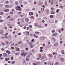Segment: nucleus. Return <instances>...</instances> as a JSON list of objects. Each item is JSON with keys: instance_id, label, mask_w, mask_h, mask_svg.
Listing matches in <instances>:
<instances>
[{"instance_id": "nucleus-2", "label": "nucleus", "mask_w": 65, "mask_h": 65, "mask_svg": "<svg viewBox=\"0 0 65 65\" xmlns=\"http://www.w3.org/2000/svg\"><path fill=\"white\" fill-rule=\"evenodd\" d=\"M28 54L27 53H21V56H23L24 57H25V56H27V55Z\"/></svg>"}, {"instance_id": "nucleus-8", "label": "nucleus", "mask_w": 65, "mask_h": 65, "mask_svg": "<svg viewBox=\"0 0 65 65\" xmlns=\"http://www.w3.org/2000/svg\"><path fill=\"white\" fill-rule=\"evenodd\" d=\"M25 21L26 22H28L29 21V20L27 18H25Z\"/></svg>"}, {"instance_id": "nucleus-45", "label": "nucleus", "mask_w": 65, "mask_h": 65, "mask_svg": "<svg viewBox=\"0 0 65 65\" xmlns=\"http://www.w3.org/2000/svg\"><path fill=\"white\" fill-rule=\"evenodd\" d=\"M53 40H54V41H56V39H55V38H53Z\"/></svg>"}, {"instance_id": "nucleus-4", "label": "nucleus", "mask_w": 65, "mask_h": 65, "mask_svg": "<svg viewBox=\"0 0 65 65\" xmlns=\"http://www.w3.org/2000/svg\"><path fill=\"white\" fill-rule=\"evenodd\" d=\"M60 60L61 61V62H63L64 61V59L63 58L61 57L60 58Z\"/></svg>"}, {"instance_id": "nucleus-27", "label": "nucleus", "mask_w": 65, "mask_h": 65, "mask_svg": "<svg viewBox=\"0 0 65 65\" xmlns=\"http://www.w3.org/2000/svg\"><path fill=\"white\" fill-rule=\"evenodd\" d=\"M5 7H6V8H8L9 7V6L8 5H7L5 6Z\"/></svg>"}, {"instance_id": "nucleus-25", "label": "nucleus", "mask_w": 65, "mask_h": 65, "mask_svg": "<svg viewBox=\"0 0 65 65\" xmlns=\"http://www.w3.org/2000/svg\"><path fill=\"white\" fill-rule=\"evenodd\" d=\"M26 33L27 35H29V32H28L27 31L26 32Z\"/></svg>"}, {"instance_id": "nucleus-46", "label": "nucleus", "mask_w": 65, "mask_h": 65, "mask_svg": "<svg viewBox=\"0 0 65 65\" xmlns=\"http://www.w3.org/2000/svg\"><path fill=\"white\" fill-rule=\"evenodd\" d=\"M11 49H12V50H13L14 48V47H12L11 48Z\"/></svg>"}, {"instance_id": "nucleus-54", "label": "nucleus", "mask_w": 65, "mask_h": 65, "mask_svg": "<svg viewBox=\"0 0 65 65\" xmlns=\"http://www.w3.org/2000/svg\"><path fill=\"white\" fill-rule=\"evenodd\" d=\"M42 6V7H43V8H45V6L43 5Z\"/></svg>"}, {"instance_id": "nucleus-9", "label": "nucleus", "mask_w": 65, "mask_h": 65, "mask_svg": "<svg viewBox=\"0 0 65 65\" xmlns=\"http://www.w3.org/2000/svg\"><path fill=\"white\" fill-rule=\"evenodd\" d=\"M33 36L34 37H35V38H38V36H36L35 34H33Z\"/></svg>"}, {"instance_id": "nucleus-41", "label": "nucleus", "mask_w": 65, "mask_h": 65, "mask_svg": "<svg viewBox=\"0 0 65 65\" xmlns=\"http://www.w3.org/2000/svg\"><path fill=\"white\" fill-rule=\"evenodd\" d=\"M8 34V33H6L5 35L4 36H7V35Z\"/></svg>"}, {"instance_id": "nucleus-47", "label": "nucleus", "mask_w": 65, "mask_h": 65, "mask_svg": "<svg viewBox=\"0 0 65 65\" xmlns=\"http://www.w3.org/2000/svg\"><path fill=\"white\" fill-rule=\"evenodd\" d=\"M26 60L27 61H29L30 60V59L28 58H26Z\"/></svg>"}, {"instance_id": "nucleus-33", "label": "nucleus", "mask_w": 65, "mask_h": 65, "mask_svg": "<svg viewBox=\"0 0 65 65\" xmlns=\"http://www.w3.org/2000/svg\"><path fill=\"white\" fill-rule=\"evenodd\" d=\"M54 36H56L57 35V33H55L53 34Z\"/></svg>"}, {"instance_id": "nucleus-16", "label": "nucleus", "mask_w": 65, "mask_h": 65, "mask_svg": "<svg viewBox=\"0 0 65 65\" xmlns=\"http://www.w3.org/2000/svg\"><path fill=\"white\" fill-rule=\"evenodd\" d=\"M37 56L38 58H40V57H41V55L40 54H38V55H37Z\"/></svg>"}, {"instance_id": "nucleus-43", "label": "nucleus", "mask_w": 65, "mask_h": 65, "mask_svg": "<svg viewBox=\"0 0 65 65\" xmlns=\"http://www.w3.org/2000/svg\"><path fill=\"white\" fill-rule=\"evenodd\" d=\"M10 18V16H9L7 17V19H9V18Z\"/></svg>"}, {"instance_id": "nucleus-29", "label": "nucleus", "mask_w": 65, "mask_h": 65, "mask_svg": "<svg viewBox=\"0 0 65 65\" xmlns=\"http://www.w3.org/2000/svg\"><path fill=\"white\" fill-rule=\"evenodd\" d=\"M6 44H8L9 43V42L8 41H7L6 42Z\"/></svg>"}, {"instance_id": "nucleus-57", "label": "nucleus", "mask_w": 65, "mask_h": 65, "mask_svg": "<svg viewBox=\"0 0 65 65\" xmlns=\"http://www.w3.org/2000/svg\"><path fill=\"white\" fill-rule=\"evenodd\" d=\"M63 43V42L62 41H60V43L61 44Z\"/></svg>"}, {"instance_id": "nucleus-26", "label": "nucleus", "mask_w": 65, "mask_h": 65, "mask_svg": "<svg viewBox=\"0 0 65 65\" xmlns=\"http://www.w3.org/2000/svg\"><path fill=\"white\" fill-rule=\"evenodd\" d=\"M15 3L16 5H18V4H19V3H18V2H15Z\"/></svg>"}, {"instance_id": "nucleus-48", "label": "nucleus", "mask_w": 65, "mask_h": 65, "mask_svg": "<svg viewBox=\"0 0 65 65\" xmlns=\"http://www.w3.org/2000/svg\"><path fill=\"white\" fill-rule=\"evenodd\" d=\"M4 38H7V36H5L4 37Z\"/></svg>"}, {"instance_id": "nucleus-15", "label": "nucleus", "mask_w": 65, "mask_h": 65, "mask_svg": "<svg viewBox=\"0 0 65 65\" xmlns=\"http://www.w3.org/2000/svg\"><path fill=\"white\" fill-rule=\"evenodd\" d=\"M58 45H59L58 43H55L54 44L55 46H57Z\"/></svg>"}, {"instance_id": "nucleus-5", "label": "nucleus", "mask_w": 65, "mask_h": 65, "mask_svg": "<svg viewBox=\"0 0 65 65\" xmlns=\"http://www.w3.org/2000/svg\"><path fill=\"white\" fill-rule=\"evenodd\" d=\"M9 10L8 9H6L4 10V11L5 12H8V11H9Z\"/></svg>"}, {"instance_id": "nucleus-52", "label": "nucleus", "mask_w": 65, "mask_h": 65, "mask_svg": "<svg viewBox=\"0 0 65 65\" xmlns=\"http://www.w3.org/2000/svg\"><path fill=\"white\" fill-rule=\"evenodd\" d=\"M21 35V33H19L18 34V35Z\"/></svg>"}, {"instance_id": "nucleus-38", "label": "nucleus", "mask_w": 65, "mask_h": 65, "mask_svg": "<svg viewBox=\"0 0 65 65\" xmlns=\"http://www.w3.org/2000/svg\"><path fill=\"white\" fill-rule=\"evenodd\" d=\"M45 5H47V2L46 1L45 2Z\"/></svg>"}, {"instance_id": "nucleus-17", "label": "nucleus", "mask_w": 65, "mask_h": 65, "mask_svg": "<svg viewBox=\"0 0 65 65\" xmlns=\"http://www.w3.org/2000/svg\"><path fill=\"white\" fill-rule=\"evenodd\" d=\"M29 14L30 15H33V13L32 12H29Z\"/></svg>"}, {"instance_id": "nucleus-59", "label": "nucleus", "mask_w": 65, "mask_h": 65, "mask_svg": "<svg viewBox=\"0 0 65 65\" xmlns=\"http://www.w3.org/2000/svg\"><path fill=\"white\" fill-rule=\"evenodd\" d=\"M48 64H50V65H51V62H48Z\"/></svg>"}, {"instance_id": "nucleus-31", "label": "nucleus", "mask_w": 65, "mask_h": 65, "mask_svg": "<svg viewBox=\"0 0 65 65\" xmlns=\"http://www.w3.org/2000/svg\"><path fill=\"white\" fill-rule=\"evenodd\" d=\"M61 52L62 54H64V51L62 50L61 51Z\"/></svg>"}, {"instance_id": "nucleus-7", "label": "nucleus", "mask_w": 65, "mask_h": 65, "mask_svg": "<svg viewBox=\"0 0 65 65\" xmlns=\"http://www.w3.org/2000/svg\"><path fill=\"white\" fill-rule=\"evenodd\" d=\"M6 52L7 53V54H10L11 53V52H10V51L8 50L7 51H6Z\"/></svg>"}, {"instance_id": "nucleus-32", "label": "nucleus", "mask_w": 65, "mask_h": 65, "mask_svg": "<svg viewBox=\"0 0 65 65\" xmlns=\"http://www.w3.org/2000/svg\"><path fill=\"white\" fill-rule=\"evenodd\" d=\"M41 10L42 11H43L44 10V9L43 8H42L41 9Z\"/></svg>"}, {"instance_id": "nucleus-12", "label": "nucleus", "mask_w": 65, "mask_h": 65, "mask_svg": "<svg viewBox=\"0 0 65 65\" xmlns=\"http://www.w3.org/2000/svg\"><path fill=\"white\" fill-rule=\"evenodd\" d=\"M54 0H51V5H53L54 4Z\"/></svg>"}, {"instance_id": "nucleus-40", "label": "nucleus", "mask_w": 65, "mask_h": 65, "mask_svg": "<svg viewBox=\"0 0 65 65\" xmlns=\"http://www.w3.org/2000/svg\"><path fill=\"white\" fill-rule=\"evenodd\" d=\"M1 50L3 51H4L5 49H4V48H2Z\"/></svg>"}, {"instance_id": "nucleus-63", "label": "nucleus", "mask_w": 65, "mask_h": 65, "mask_svg": "<svg viewBox=\"0 0 65 65\" xmlns=\"http://www.w3.org/2000/svg\"><path fill=\"white\" fill-rule=\"evenodd\" d=\"M13 20H14L13 18H11V21H13Z\"/></svg>"}, {"instance_id": "nucleus-23", "label": "nucleus", "mask_w": 65, "mask_h": 65, "mask_svg": "<svg viewBox=\"0 0 65 65\" xmlns=\"http://www.w3.org/2000/svg\"><path fill=\"white\" fill-rule=\"evenodd\" d=\"M55 65H59V62H56L55 63Z\"/></svg>"}, {"instance_id": "nucleus-30", "label": "nucleus", "mask_w": 65, "mask_h": 65, "mask_svg": "<svg viewBox=\"0 0 65 65\" xmlns=\"http://www.w3.org/2000/svg\"><path fill=\"white\" fill-rule=\"evenodd\" d=\"M15 62V61H13L11 63L12 64H14V63Z\"/></svg>"}, {"instance_id": "nucleus-62", "label": "nucleus", "mask_w": 65, "mask_h": 65, "mask_svg": "<svg viewBox=\"0 0 65 65\" xmlns=\"http://www.w3.org/2000/svg\"><path fill=\"white\" fill-rule=\"evenodd\" d=\"M33 65H37V64L36 63H33Z\"/></svg>"}, {"instance_id": "nucleus-21", "label": "nucleus", "mask_w": 65, "mask_h": 65, "mask_svg": "<svg viewBox=\"0 0 65 65\" xmlns=\"http://www.w3.org/2000/svg\"><path fill=\"white\" fill-rule=\"evenodd\" d=\"M16 51H20V49L18 47L16 48Z\"/></svg>"}, {"instance_id": "nucleus-1", "label": "nucleus", "mask_w": 65, "mask_h": 65, "mask_svg": "<svg viewBox=\"0 0 65 65\" xmlns=\"http://www.w3.org/2000/svg\"><path fill=\"white\" fill-rule=\"evenodd\" d=\"M21 8V7H20V6H18L15 8V9L16 10H18L19 11H21L22 10V8Z\"/></svg>"}, {"instance_id": "nucleus-55", "label": "nucleus", "mask_w": 65, "mask_h": 65, "mask_svg": "<svg viewBox=\"0 0 65 65\" xmlns=\"http://www.w3.org/2000/svg\"><path fill=\"white\" fill-rule=\"evenodd\" d=\"M43 46H45V44H43Z\"/></svg>"}, {"instance_id": "nucleus-6", "label": "nucleus", "mask_w": 65, "mask_h": 65, "mask_svg": "<svg viewBox=\"0 0 65 65\" xmlns=\"http://www.w3.org/2000/svg\"><path fill=\"white\" fill-rule=\"evenodd\" d=\"M27 44H28V45H32V43L29 42L27 43Z\"/></svg>"}, {"instance_id": "nucleus-13", "label": "nucleus", "mask_w": 65, "mask_h": 65, "mask_svg": "<svg viewBox=\"0 0 65 65\" xmlns=\"http://www.w3.org/2000/svg\"><path fill=\"white\" fill-rule=\"evenodd\" d=\"M45 58V56H43L41 57V59L42 60H43V59H44V58Z\"/></svg>"}, {"instance_id": "nucleus-60", "label": "nucleus", "mask_w": 65, "mask_h": 65, "mask_svg": "<svg viewBox=\"0 0 65 65\" xmlns=\"http://www.w3.org/2000/svg\"><path fill=\"white\" fill-rule=\"evenodd\" d=\"M7 29V27H5V29H6V30Z\"/></svg>"}, {"instance_id": "nucleus-19", "label": "nucleus", "mask_w": 65, "mask_h": 65, "mask_svg": "<svg viewBox=\"0 0 65 65\" xmlns=\"http://www.w3.org/2000/svg\"><path fill=\"white\" fill-rule=\"evenodd\" d=\"M38 27L39 28H42V26H41V25H38Z\"/></svg>"}, {"instance_id": "nucleus-49", "label": "nucleus", "mask_w": 65, "mask_h": 65, "mask_svg": "<svg viewBox=\"0 0 65 65\" xmlns=\"http://www.w3.org/2000/svg\"><path fill=\"white\" fill-rule=\"evenodd\" d=\"M11 60H13V56H12V57H11Z\"/></svg>"}, {"instance_id": "nucleus-58", "label": "nucleus", "mask_w": 65, "mask_h": 65, "mask_svg": "<svg viewBox=\"0 0 65 65\" xmlns=\"http://www.w3.org/2000/svg\"><path fill=\"white\" fill-rule=\"evenodd\" d=\"M6 3L7 4L8 3H9V2H8L7 1H6Z\"/></svg>"}, {"instance_id": "nucleus-22", "label": "nucleus", "mask_w": 65, "mask_h": 65, "mask_svg": "<svg viewBox=\"0 0 65 65\" xmlns=\"http://www.w3.org/2000/svg\"><path fill=\"white\" fill-rule=\"evenodd\" d=\"M53 17H53V15H51L50 16V17L51 19H52L53 18Z\"/></svg>"}, {"instance_id": "nucleus-11", "label": "nucleus", "mask_w": 65, "mask_h": 65, "mask_svg": "<svg viewBox=\"0 0 65 65\" xmlns=\"http://www.w3.org/2000/svg\"><path fill=\"white\" fill-rule=\"evenodd\" d=\"M9 58H5V60L6 61H8L9 60Z\"/></svg>"}, {"instance_id": "nucleus-51", "label": "nucleus", "mask_w": 65, "mask_h": 65, "mask_svg": "<svg viewBox=\"0 0 65 65\" xmlns=\"http://www.w3.org/2000/svg\"><path fill=\"white\" fill-rule=\"evenodd\" d=\"M45 27H47V24H45Z\"/></svg>"}, {"instance_id": "nucleus-34", "label": "nucleus", "mask_w": 65, "mask_h": 65, "mask_svg": "<svg viewBox=\"0 0 65 65\" xmlns=\"http://www.w3.org/2000/svg\"><path fill=\"white\" fill-rule=\"evenodd\" d=\"M49 56L52 57V54H49Z\"/></svg>"}, {"instance_id": "nucleus-14", "label": "nucleus", "mask_w": 65, "mask_h": 65, "mask_svg": "<svg viewBox=\"0 0 65 65\" xmlns=\"http://www.w3.org/2000/svg\"><path fill=\"white\" fill-rule=\"evenodd\" d=\"M0 15H3V14H4V13H3V12H0Z\"/></svg>"}, {"instance_id": "nucleus-44", "label": "nucleus", "mask_w": 65, "mask_h": 65, "mask_svg": "<svg viewBox=\"0 0 65 65\" xmlns=\"http://www.w3.org/2000/svg\"><path fill=\"white\" fill-rule=\"evenodd\" d=\"M3 20L2 19L0 20V22H3Z\"/></svg>"}, {"instance_id": "nucleus-36", "label": "nucleus", "mask_w": 65, "mask_h": 65, "mask_svg": "<svg viewBox=\"0 0 65 65\" xmlns=\"http://www.w3.org/2000/svg\"><path fill=\"white\" fill-rule=\"evenodd\" d=\"M35 27H38V25H37V23H36L35 24Z\"/></svg>"}, {"instance_id": "nucleus-50", "label": "nucleus", "mask_w": 65, "mask_h": 65, "mask_svg": "<svg viewBox=\"0 0 65 65\" xmlns=\"http://www.w3.org/2000/svg\"><path fill=\"white\" fill-rule=\"evenodd\" d=\"M35 33H36V34H39L40 33L39 32H36Z\"/></svg>"}, {"instance_id": "nucleus-10", "label": "nucleus", "mask_w": 65, "mask_h": 65, "mask_svg": "<svg viewBox=\"0 0 65 65\" xmlns=\"http://www.w3.org/2000/svg\"><path fill=\"white\" fill-rule=\"evenodd\" d=\"M3 55L5 57H7V56H8L7 54L5 53H3Z\"/></svg>"}, {"instance_id": "nucleus-24", "label": "nucleus", "mask_w": 65, "mask_h": 65, "mask_svg": "<svg viewBox=\"0 0 65 65\" xmlns=\"http://www.w3.org/2000/svg\"><path fill=\"white\" fill-rule=\"evenodd\" d=\"M51 14H55V12L53 11H51Z\"/></svg>"}, {"instance_id": "nucleus-37", "label": "nucleus", "mask_w": 65, "mask_h": 65, "mask_svg": "<svg viewBox=\"0 0 65 65\" xmlns=\"http://www.w3.org/2000/svg\"><path fill=\"white\" fill-rule=\"evenodd\" d=\"M30 47L31 48H33V45H32L30 46Z\"/></svg>"}, {"instance_id": "nucleus-35", "label": "nucleus", "mask_w": 65, "mask_h": 65, "mask_svg": "<svg viewBox=\"0 0 65 65\" xmlns=\"http://www.w3.org/2000/svg\"><path fill=\"white\" fill-rule=\"evenodd\" d=\"M40 40H42V39H43L42 38V37H40Z\"/></svg>"}, {"instance_id": "nucleus-56", "label": "nucleus", "mask_w": 65, "mask_h": 65, "mask_svg": "<svg viewBox=\"0 0 65 65\" xmlns=\"http://www.w3.org/2000/svg\"><path fill=\"white\" fill-rule=\"evenodd\" d=\"M44 64L45 65H46L47 64V63L46 62H44Z\"/></svg>"}, {"instance_id": "nucleus-61", "label": "nucleus", "mask_w": 65, "mask_h": 65, "mask_svg": "<svg viewBox=\"0 0 65 65\" xmlns=\"http://www.w3.org/2000/svg\"><path fill=\"white\" fill-rule=\"evenodd\" d=\"M59 10L58 9H57L56 12H57L58 13V12H59Z\"/></svg>"}, {"instance_id": "nucleus-39", "label": "nucleus", "mask_w": 65, "mask_h": 65, "mask_svg": "<svg viewBox=\"0 0 65 65\" xmlns=\"http://www.w3.org/2000/svg\"><path fill=\"white\" fill-rule=\"evenodd\" d=\"M21 13H22V12H18V14H21Z\"/></svg>"}, {"instance_id": "nucleus-20", "label": "nucleus", "mask_w": 65, "mask_h": 65, "mask_svg": "<svg viewBox=\"0 0 65 65\" xmlns=\"http://www.w3.org/2000/svg\"><path fill=\"white\" fill-rule=\"evenodd\" d=\"M25 63H26V61H24L22 62V64L23 65L25 64Z\"/></svg>"}, {"instance_id": "nucleus-42", "label": "nucleus", "mask_w": 65, "mask_h": 65, "mask_svg": "<svg viewBox=\"0 0 65 65\" xmlns=\"http://www.w3.org/2000/svg\"><path fill=\"white\" fill-rule=\"evenodd\" d=\"M43 50H42V49L40 50V52H43Z\"/></svg>"}, {"instance_id": "nucleus-18", "label": "nucleus", "mask_w": 65, "mask_h": 65, "mask_svg": "<svg viewBox=\"0 0 65 65\" xmlns=\"http://www.w3.org/2000/svg\"><path fill=\"white\" fill-rule=\"evenodd\" d=\"M46 13H47V14H48L50 12L49 11V10H47L46 11Z\"/></svg>"}, {"instance_id": "nucleus-28", "label": "nucleus", "mask_w": 65, "mask_h": 65, "mask_svg": "<svg viewBox=\"0 0 65 65\" xmlns=\"http://www.w3.org/2000/svg\"><path fill=\"white\" fill-rule=\"evenodd\" d=\"M55 32V30L54 29L52 31V33H54Z\"/></svg>"}, {"instance_id": "nucleus-3", "label": "nucleus", "mask_w": 65, "mask_h": 65, "mask_svg": "<svg viewBox=\"0 0 65 65\" xmlns=\"http://www.w3.org/2000/svg\"><path fill=\"white\" fill-rule=\"evenodd\" d=\"M4 33V31L3 30H2L0 31V34L1 35H2Z\"/></svg>"}, {"instance_id": "nucleus-64", "label": "nucleus", "mask_w": 65, "mask_h": 65, "mask_svg": "<svg viewBox=\"0 0 65 65\" xmlns=\"http://www.w3.org/2000/svg\"><path fill=\"white\" fill-rule=\"evenodd\" d=\"M32 52H33V53H34V49H32Z\"/></svg>"}, {"instance_id": "nucleus-53", "label": "nucleus", "mask_w": 65, "mask_h": 65, "mask_svg": "<svg viewBox=\"0 0 65 65\" xmlns=\"http://www.w3.org/2000/svg\"><path fill=\"white\" fill-rule=\"evenodd\" d=\"M19 54L18 53H15V55L16 56H17V55H18Z\"/></svg>"}]
</instances>
